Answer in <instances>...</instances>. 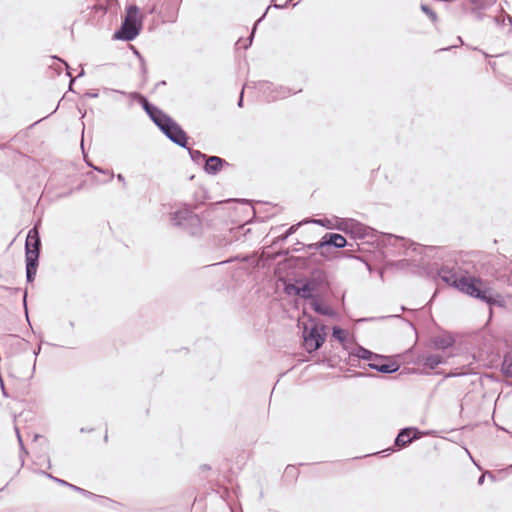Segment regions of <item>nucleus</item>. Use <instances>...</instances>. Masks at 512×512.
Returning <instances> with one entry per match:
<instances>
[{
	"label": "nucleus",
	"mask_w": 512,
	"mask_h": 512,
	"mask_svg": "<svg viewBox=\"0 0 512 512\" xmlns=\"http://www.w3.org/2000/svg\"><path fill=\"white\" fill-rule=\"evenodd\" d=\"M485 475H486V474H483V475H481V476L479 477V479H478V484H479V485H482V484L484 483Z\"/></svg>",
	"instance_id": "nucleus-38"
},
{
	"label": "nucleus",
	"mask_w": 512,
	"mask_h": 512,
	"mask_svg": "<svg viewBox=\"0 0 512 512\" xmlns=\"http://www.w3.org/2000/svg\"><path fill=\"white\" fill-rule=\"evenodd\" d=\"M293 250H294V251H296V252H298V251H300L301 249H300V246H297V248H294Z\"/></svg>",
	"instance_id": "nucleus-45"
},
{
	"label": "nucleus",
	"mask_w": 512,
	"mask_h": 512,
	"mask_svg": "<svg viewBox=\"0 0 512 512\" xmlns=\"http://www.w3.org/2000/svg\"><path fill=\"white\" fill-rule=\"evenodd\" d=\"M0 383H1V389H2V392L5 396H7L6 394V391H5V387H4V383H3V380L0 378Z\"/></svg>",
	"instance_id": "nucleus-41"
},
{
	"label": "nucleus",
	"mask_w": 512,
	"mask_h": 512,
	"mask_svg": "<svg viewBox=\"0 0 512 512\" xmlns=\"http://www.w3.org/2000/svg\"><path fill=\"white\" fill-rule=\"evenodd\" d=\"M182 0H147L145 11L155 14L163 23H174Z\"/></svg>",
	"instance_id": "nucleus-5"
},
{
	"label": "nucleus",
	"mask_w": 512,
	"mask_h": 512,
	"mask_svg": "<svg viewBox=\"0 0 512 512\" xmlns=\"http://www.w3.org/2000/svg\"><path fill=\"white\" fill-rule=\"evenodd\" d=\"M422 436L417 428L407 427L400 430L396 438L394 439L395 446H405L410 444L414 439H418Z\"/></svg>",
	"instance_id": "nucleus-11"
},
{
	"label": "nucleus",
	"mask_w": 512,
	"mask_h": 512,
	"mask_svg": "<svg viewBox=\"0 0 512 512\" xmlns=\"http://www.w3.org/2000/svg\"><path fill=\"white\" fill-rule=\"evenodd\" d=\"M298 245H301L302 248H306L308 250H320V253L322 256L325 255V244H322V239L316 243H311V244H308V245H304L302 243H297Z\"/></svg>",
	"instance_id": "nucleus-22"
},
{
	"label": "nucleus",
	"mask_w": 512,
	"mask_h": 512,
	"mask_svg": "<svg viewBox=\"0 0 512 512\" xmlns=\"http://www.w3.org/2000/svg\"><path fill=\"white\" fill-rule=\"evenodd\" d=\"M501 372L507 378H512V349L508 350L503 357Z\"/></svg>",
	"instance_id": "nucleus-17"
},
{
	"label": "nucleus",
	"mask_w": 512,
	"mask_h": 512,
	"mask_svg": "<svg viewBox=\"0 0 512 512\" xmlns=\"http://www.w3.org/2000/svg\"><path fill=\"white\" fill-rule=\"evenodd\" d=\"M488 476L493 480L494 479V476L490 473H488Z\"/></svg>",
	"instance_id": "nucleus-49"
},
{
	"label": "nucleus",
	"mask_w": 512,
	"mask_h": 512,
	"mask_svg": "<svg viewBox=\"0 0 512 512\" xmlns=\"http://www.w3.org/2000/svg\"><path fill=\"white\" fill-rule=\"evenodd\" d=\"M332 335L341 342L345 340V331L341 328L334 327Z\"/></svg>",
	"instance_id": "nucleus-28"
},
{
	"label": "nucleus",
	"mask_w": 512,
	"mask_h": 512,
	"mask_svg": "<svg viewBox=\"0 0 512 512\" xmlns=\"http://www.w3.org/2000/svg\"><path fill=\"white\" fill-rule=\"evenodd\" d=\"M26 299H27V292H25L24 296H23V304H24V307H25V311L27 312Z\"/></svg>",
	"instance_id": "nucleus-40"
},
{
	"label": "nucleus",
	"mask_w": 512,
	"mask_h": 512,
	"mask_svg": "<svg viewBox=\"0 0 512 512\" xmlns=\"http://www.w3.org/2000/svg\"><path fill=\"white\" fill-rule=\"evenodd\" d=\"M304 348L308 353L318 350L324 343V336L318 331L316 327H312L309 331L307 327L304 329Z\"/></svg>",
	"instance_id": "nucleus-8"
},
{
	"label": "nucleus",
	"mask_w": 512,
	"mask_h": 512,
	"mask_svg": "<svg viewBox=\"0 0 512 512\" xmlns=\"http://www.w3.org/2000/svg\"><path fill=\"white\" fill-rule=\"evenodd\" d=\"M301 288V283H300V280L297 281L296 284H289L285 287V291L288 293V294H294L296 296H299L301 297V291H298L300 290Z\"/></svg>",
	"instance_id": "nucleus-25"
},
{
	"label": "nucleus",
	"mask_w": 512,
	"mask_h": 512,
	"mask_svg": "<svg viewBox=\"0 0 512 512\" xmlns=\"http://www.w3.org/2000/svg\"><path fill=\"white\" fill-rule=\"evenodd\" d=\"M142 20L139 18V8L136 5H130L126 9L125 19L120 29L115 32L116 39L124 41L134 40L141 32Z\"/></svg>",
	"instance_id": "nucleus-6"
},
{
	"label": "nucleus",
	"mask_w": 512,
	"mask_h": 512,
	"mask_svg": "<svg viewBox=\"0 0 512 512\" xmlns=\"http://www.w3.org/2000/svg\"><path fill=\"white\" fill-rule=\"evenodd\" d=\"M389 242L395 246L398 245V243H399L400 246L405 247V248H412L413 251H415L416 247L418 246V244H416L414 242H410L409 240H407L403 237H398L395 235L389 236Z\"/></svg>",
	"instance_id": "nucleus-19"
},
{
	"label": "nucleus",
	"mask_w": 512,
	"mask_h": 512,
	"mask_svg": "<svg viewBox=\"0 0 512 512\" xmlns=\"http://www.w3.org/2000/svg\"><path fill=\"white\" fill-rule=\"evenodd\" d=\"M48 477L52 478L54 481H56L57 483L61 484V485H65V486H68L70 485V483L66 482L65 480H62V479H59V478H56V477H53L52 475L48 474L47 475Z\"/></svg>",
	"instance_id": "nucleus-33"
},
{
	"label": "nucleus",
	"mask_w": 512,
	"mask_h": 512,
	"mask_svg": "<svg viewBox=\"0 0 512 512\" xmlns=\"http://www.w3.org/2000/svg\"><path fill=\"white\" fill-rule=\"evenodd\" d=\"M354 376H356V377H361V376H364V373L357 372Z\"/></svg>",
	"instance_id": "nucleus-43"
},
{
	"label": "nucleus",
	"mask_w": 512,
	"mask_h": 512,
	"mask_svg": "<svg viewBox=\"0 0 512 512\" xmlns=\"http://www.w3.org/2000/svg\"><path fill=\"white\" fill-rule=\"evenodd\" d=\"M260 89L263 91V93H268L266 96L268 101H275L277 99L286 98L289 95L296 93V91L292 92L289 88L286 87H274V85L269 82L263 83Z\"/></svg>",
	"instance_id": "nucleus-10"
},
{
	"label": "nucleus",
	"mask_w": 512,
	"mask_h": 512,
	"mask_svg": "<svg viewBox=\"0 0 512 512\" xmlns=\"http://www.w3.org/2000/svg\"><path fill=\"white\" fill-rule=\"evenodd\" d=\"M353 222H354V219H351V218L339 219L337 221L335 228L346 233V234H350L351 229H353Z\"/></svg>",
	"instance_id": "nucleus-21"
},
{
	"label": "nucleus",
	"mask_w": 512,
	"mask_h": 512,
	"mask_svg": "<svg viewBox=\"0 0 512 512\" xmlns=\"http://www.w3.org/2000/svg\"><path fill=\"white\" fill-rule=\"evenodd\" d=\"M322 244H325L326 247L344 248L347 245V241L341 234L326 233L322 237Z\"/></svg>",
	"instance_id": "nucleus-13"
},
{
	"label": "nucleus",
	"mask_w": 512,
	"mask_h": 512,
	"mask_svg": "<svg viewBox=\"0 0 512 512\" xmlns=\"http://www.w3.org/2000/svg\"><path fill=\"white\" fill-rule=\"evenodd\" d=\"M165 84H166L165 81H161L157 85H165Z\"/></svg>",
	"instance_id": "nucleus-48"
},
{
	"label": "nucleus",
	"mask_w": 512,
	"mask_h": 512,
	"mask_svg": "<svg viewBox=\"0 0 512 512\" xmlns=\"http://www.w3.org/2000/svg\"><path fill=\"white\" fill-rule=\"evenodd\" d=\"M302 223H298V224H295V225H292L284 234L280 235L278 237V240L279 241H285L290 235L294 234L296 232V230L298 229V227L301 225Z\"/></svg>",
	"instance_id": "nucleus-26"
},
{
	"label": "nucleus",
	"mask_w": 512,
	"mask_h": 512,
	"mask_svg": "<svg viewBox=\"0 0 512 512\" xmlns=\"http://www.w3.org/2000/svg\"><path fill=\"white\" fill-rule=\"evenodd\" d=\"M68 487L72 488L75 491L81 492L83 494H88V492L86 490H84V489H82L80 487H77V486H75L73 484L68 485Z\"/></svg>",
	"instance_id": "nucleus-34"
},
{
	"label": "nucleus",
	"mask_w": 512,
	"mask_h": 512,
	"mask_svg": "<svg viewBox=\"0 0 512 512\" xmlns=\"http://www.w3.org/2000/svg\"><path fill=\"white\" fill-rule=\"evenodd\" d=\"M293 250H294V251H296V252H298V251H300L301 249H300V246H297V248H294Z\"/></svg>",
	"instance_id": "nucleus-44"
},
{
	"label": "nucleus",
	"mask_w": 512,
	"mask_h": 512,
	"mask_svg": "<svg viewBox=\"0 0 512 512\" xmlns=\"http://www.w3.org/2000/svg\"><path fill=\"white\" fill-rule=\"evenodd\" d=\"M41 248V239L37 227L29 230L25 242V262H26V278L27 282L35 279L39 255Z\"/></svg>",
	"instance_id": "nucleus-3"
},
{
	"label": "nucleus",
	"mask_w": 512,
	"mask_h": 512,
	"mask_svg": "<svg viewBox=\"0 0 512 512\" xmlns=\"http://www.w3.org/2000/svg\"><path fill=\"white\" fill-rule=\"evenodd\" d=\"M85 95L90 98H97L99 94L97 91H89Z\"/></svg>",
	"instance_id": "nucleus-35"
},
{
	"label": "nucleus",
	"mask_w": 512,
	"mask_h": 512,
	"mask_svg": "<svg viewBox=\"0 0 512 512\" xmlns=\"http://www.w3.org/2000/svg\"><path fill=\"white\" fill-rule=\"evenodd\" d=\"M266 13L263 14V16L255 23L254 27H253V30H252V33L250 35V37L248 38L247 40V43H245L243 45V48L244 49H247L251 44H252V41H253V37H254V32L256 30V27H257V24L262 20V18L265 16Z\"/></svg>",
	"instance_id": "nucleus-29"
},
{
	"label": "nucleus",
	"mask_w": 512,
	"mask_h": 512,
	"mask_svg": "<svg viewBox=\"0 0 512 512\" xmlns=\"http://www.w3.org/2000/svg\"><path fill=\"white\" fill-rule=\"evenodd\" d=\"M502 18V24L503 25H508V26H511L512 25V17L508 14H503L500 16Z\"/></svg>",
	"instance_id": "nucleus-31"
},
{
	"label": "nucleus",
	"mask_w": 512,
	"mask_h": 512,
	"mask_svg": "<svg viewBox=\"0 0 512 512\" xmlns=\"http://www.w3.org/2000/svg\"><path fill=\"white\" fill-rule=\"evenodd\" d=\"M431 342H432L434 348L440 349V350H445V349L451 347L454 344L455 340L450 335H440V336L433 337Z\"/></svg>",
	"instance_id": "nucleus-15"
},
{
	"label": "nucleus",
	"mask_w": 512,
	"mask_h": 512,
	"mask_svg": "<svg viewBox=\"0 0 512 512\" xmlns=\"http://www.w3.org/2000/svg\"><path fill=\"white\" fill-rule=\"evenodd\" d=\"M369 234V227L354 220L353 229H351L350 235L355 239H363Z\"/></svg>",
	"instance_id": "nucleus-16"
},
{
	"label": "nucleus",
	"mask_w": 512,
	"mask_h": 512,
	"mask_svg": "<svg viewBox=\"0 0 512 512\" xmlns=\"http://www.w3.org/2000/svg\"><path fill=\"white\" fill-rule=\"evenodd\" d=\"M368 367L383 374H392L399 370L396 362L389 361L388 357L376 354Z\"/></svg>",
	"instance_id": "nucleus-9"
},
{
	"label": "nucleus",
	"mask_w": 512,
	"mask_h": 512,
	"mask_svg": "<svg viewBox=\"0 0 512 512\" xmlns=\"http://www.w3.org/2000/svg\"><path fill=\"white\" fill-rule=\"evenodd\" d=\"M421 10L432 20H437V14L426 4L421 5Z\"/></svg>",
	"instance_id": "nucleus-27"
},
{
	"label": "nucleus",
	"mask_w": 512,
	"mask_h": 512,
	"mask_svg": "<svg viewBox=\"0 0 512 512\" xmlns=\"http://www.w3.org/2000/svg\"><path fill=\"white\" fill-rule=\"evenodd\" d=\"M460 292L479 299L488 305L496 303L492 290L486 286L484 281L473 276H460L458 288Z\"/></svg>",
	"instance_id": "nucleus-4"
},
{
	"label": "nucleus",
	"mask_w": 512,
	"mask_h": 512,
	"mask_svg": "<svg viewBox=\"0 0 512 512\" xmlns=\"http://www.w3.org/2000/svg\"><path fill=\"white\" fill-rule=\"evenodd\" d=\"M243 93H244V88L242 89L239 100H238L239 107H242V105H243Z\"/></svg>",
	"instance_id": "nucleus-36"
},
{
	"label": "nucleus",
	"mask_w": 512,
	"mask_h": 512,
	"mask_svg": "<svg viewBox=\"0 0 512 512\" xmlns=\"http://www.w3.org/2000/svg\"><path fill=\"white\" fill-rule=\"evenodd\" d=\"M352 356H355L359 359H363V360H369L370 362L373 360V358L375 357V353H373L372 351L362 347V346H358L352 353H351Z\"/></svg>",
	"instance_id": "nucleus-20"
},
{
	"label": "nucleus",
	"mask_w": 512,
	"mask_h": 512,
	"mask_svg": "<svg viewBox=\"0 0 512 512\" xmlns=\"http://www.w3.org/2000/svg\"><path fill=\"white\" fill-rule=\"evenodd\" d=\"M466 454L472 459V457L470 456V453H469V449H466Z\"/></svg>",
	"instance_id": "nucleus-47"
},
{
	"label": "nucleus",
	"mask_w": 512,
	"mask_h": 512,
	"mask_svg": "<svg viewBox=\"0 0 512 512\" xmlns=\"http://www.w3.org/2000/svg\"><path fill=\"white\" fill-rule=\"evenodd\" d=\"M89 166H91V167H92V165H91V164H89ZM93 168H94L96 171H98V172H101V173H104V174H108V175H109L110 180L114 178V173H113V171H104L103 169H101V168H99V167H94V166H93Z\"/></svg>",
	"instance_id": "nucleus-32"
},
{
	"label": "nucleus",
	"mask_w": 512,
	"mask_h": 512,
	"mask_svg": "<svg viewBox=\"0 0 512 512\" xmlns=\"http://www.w3.org/2000/svg\"><path fill=\"white\" fill-rule=\"evenodd\" d=\"M129 96L139 101L150 119L171 142L182 148H187L188 136L174 119L158 107L149 103L140 93L132 92Z\"/></svg>",
	"instance_id": "nucleus-1"
},
{
	"label": "nucleus",
	"mask_w": 512,
	"mask_h": 512,
	"mask_svg": "<svg viewBox=\"0 0 512 512\" xmlns=\"http://www.w3.org/2000/svg\"><path fill=\"white\" fill-rule=\"evenodd\" d=\"M40 351V346L38 347V350H35L34 354L37 355Z\"/></svg>",
	"instance_id": "nucleus-46"
},
{
	"label": "nucleus",
	"mask_w": 512,
	"mask_h": 512,
	"mask_svg": "<svg viewBox=\"0 0 512 512\" xmlns=\"http://www.w3.org/2000/svg\"><path fill=\"white\" fill-rule=\"evenodd\" d=\"M169 220L177 227L191 236L202 233V221L187 205H182L169 213Z\"/></svg>",
	"instance_id": "nucleus-2"
},
{
	"label": "nucleus",
	"mask_w": 512,
	"mask_h": 512,
	"mask_svg": "<svg viewBox=\"0 0 512 512\" xmlns=\"http://www.w3.org/2000/svg\"><path fill=\"white\" fill-rule=\"evenodd\" d=\"M287 3H288V1L285 4H283V5H281V4H274V7L277 8V9H281V8L286 7Z\"/></svg>",
	"instance_id": "nucleus-39"
},
{
	"label": "nucleus",
	"mask_w": 512,
	"mask_h": 512,
	"mask_svg": "<svg viewBox=\"0 0 512 512\" xmlns=\"http://www.w3.org/2000/svg\"><path fill=\"white\" fill-rule=\"evenodd\" d=\"M300 283L301 288L299 291H301V298L303 299H312L315 293L330 287L328 275L322 269H314L310 276L300 280Z\"/></svg>",
	"instance_id": "nucleus-7"
},
{
	"label": "nucleus",
	"mask_w": 512,
	"mask_h": 512,
	"mask_svg": "<svg viewBox=\"0 0 512 512\" xmlns=\"http://www.w3.org/2000/svg\"><path fill=\"white\" fill-rule=\"evenodd\" d=\"M313 223H316V224H319L323 227H327V228H332L330 226V221L327 220V219H316V220H312Z\"/></svg>",
	"instance_id": "nucleus-30"
},
{
	"label": "nucleus",
	"mask_w": 512,
	"mask_h": 512,
	"mask_svg": "<svg viewBox=\"0 0 512 512\" xmlns=\"http://www.w3.org/2000/svg\"><path fill=\"white\" fill-rule=\"evenodd\" d=\"M438 276L446 284H448L456 289L458 288V280H460V277H458L457 274L449 267H447V266L441 267L438 270Z\"/></svg>",
	"instance_id": "nucleus-14"
},
{
	"label": "nucleus",
	"mask_w": 512,
	"mask_h": 512,
	"mask_svg": "<svg viewBox=\"0 0 512 512\" xmlns=\"http://www.w3.org/2000/svg\"><path fill=\"white\" fill-rule=\"evenodd\" d=\"M16 431H17V434H18V441H19V444H20L21 448H23L22 439H21V437L19 436V433H18V429H17V428H16Z\"/></svg>",
	"instance_id": "nucleus-42"
},
{
	"label": "nucleus",
	"mask_w": 512,
	"mask_h": 512,
	"mask_svg": "<svg viewBox=\"0 0 512 512\" xmlns=\"http://www.w3.org/2000/svg\"><path fill=\"white\" fill-rule=\"evenodd\" d=\"M423 365L431 370L435 369L438 365L444 362L441 355L431 354L423 358Z\"/></svg>",
	"instance_id": "nucleus-18"
},
{
	"label": "nucleus",
	"mask_w": 512,
	"mask_h": 512,
	"mask_svg": "<svg viewBox=\"0 0 512 512\" xmlns=\"http://www.w3.org/2000/svg\"><path fill=\"white\" fill-rule=\"evenodd\" d=\"M189 152V155L192 159L193 162L195 163H200L201 160H205L208 158V156H206L205 154H203L201 151L199 150H194V149H191V148H186Z\"/></svg>",
	"instance_id": "nucleus-24"
},
{
	"label": "nucleus",
	"mask_w": 512,
	"mask_h": 512,
	"mask_svg": "<svg viewBox=\"0 0 512 512\" xmlns=\"http://www.w3.org/2000/svg\"><path fill=\"white\" fill-rule=\"evenodd\" d=\"M227 162L218 156H208L205 162L204 170L207 174H217Z\"/></svg>",
	"instance_id": "nucleus-12"
},
{
	"label": "nucleus",
	"mask_w": 512,
	"mask_h": 512,
	"mask_svg": "<svg viewBox=\"0 0 512 512\" xmlns=\"http://www.w3.org/2000/svg\"><path fill=\"white\" fill-rule=\"evenodd\" d=\"M116 177L120 182H122L124 185H126L125 178L122 174H118Z\"/></svg>",
	"instance_id": "nucleus-37"
},
{
	"label": "nucleus",
	"mask_w": 512,
	"mask_h": 512,
	"mask_svg": "<svg viewBox=\"0 0 512 512\" xmlns=\"http://www.w3.org/2000/svg\"><path fill=\"white\" fill-rule=\"evenodd\" d=\"M313 310L320 314V315H325V316H330L332 315V310L331 308L329 307H324L322 304H320L319 302L315 301L311 304Z\"/></svg>",
	"instance_id": "nucleus-23"
}]
</instances>
